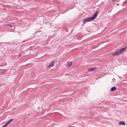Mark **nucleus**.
Wrapping results in <instances>:
<instances>
[{
	"label": "nucleus",
	"mask_w": 127,
	"mask_h": 127,
	"mask_svg": "<svg viewBox=\"0 0 127 127\" xmlns=\"http://www.w3.org/2000/svg\"><path fill=\"white\" fill-rule=\"evenodd\" d=\"M126 48H122L120 50H118L115 53L112 54L113 56H116L119 55L120 54L124 52L125 51Z\"/></svg>",
	"instance_id": "nucleus-1"
},
{
	"label": "nucleus",
	"mask_w": 127,
	"mask_h": 127,
	"mask_svg": "<svg viewBox=\"0 0 127 127\" xmlns=\"http://www.w3.org/2000/svg\"><path fill=\"white\" fill-rule=\"evenodd\" d=\"M90 21L89 17L87 18H86L84 19L83 20V25L85 24L87 22H88Z\"/></svg>",
	"instance_id": "nucleus-2"
},
{
	"label": "nucleus",
	"mask_w": 127,
	"mask_h": 127,
	"mask_svg": "<svg viewBox=\"0 0 127 127\" xmlns=\"http://www.w3.org/2000/svg\"><path fill=\"white\" fill-rule=\"evenodd\" d=\"M96 68V67H94L90 69H88V71H93Z\"/></svg>",
	"instance_id": "nucleus-3"
},
{
	"label": "nucleus",
	"mask_w": 127,
	"mask_h": 127,
	"mask_svg": "<svg viewBox=\"0 0 127 127\" xmlns=\"http://www.w3.org/2000/svg\"><path fill=\"white\" fill-rule=\"evenodd\" d=\"M54 61H52L51 63L50 64L49 66L48 67V68L51 66H53L54 64Z\"/></svg>",
	"instance_id": "nucleus-4"
},
{
	"label": "nucleus",
	"mask_w": 127,
	"mask_h": 127,
	"mask_svg": "<svg viewBox=\"0 0 127 127\" xmlns=\"http://www.w3.org/2000/svg\"><path fill=\"white\" fill-rule=\"evenodd\" d=\"M119 124L120 125H122L124 126L125 125V123L123 122H120L119 123Z\"/></svg>",
	"instance_id": "nucleus-5"
},
{
	"label": "nucleus",
	"mask_w": 127,
	"mask_h": 127,
	"mask_svg": "<svg viewBox=\"0 0 127 127\" xmlns=\"http://www.w3.org/2000/svg\"><path fill=\"white\" fill-rule=\"evenodd\" d=\"M116 89V88L115 87H112L111 89V91H115Z\"/></svg>",
	"instance_id": "nucleus-6"
},
{
	"label": "nucleus",
	"mask_w": 127,
	"mask_h": 127,
	"mask_svg": "<svg viewBox=\"0 0 127 127\" xmlns=\"http://www.w3.org/2000/svg\"><path fill=\"white\" fill-rule=\"evenodd\" d=\"M72 64V62H70L69 63H67V65L68 66V67L70 66Z\"/></svg>",
	"instance_id": "nucleus-7"
},
{
	"label": "nucleus",
	"mask_w": 127,
	"mask_h": 127,
	"mask_svg": "<svg viewBox=\"0 0 127 127\" xmlns=\"http://www.w3.org/2000/svg\"><path fill=\"white\" fill-rule=\"evenodd\" d=\"M98 12H96L95 13V14L93 16V17H94V19H95V17H96V16L97 15V13H98Z\"/></svg>",
	"instance_id": "nucleus-8"
},
{
	"label": "nucleus",
	"mask_w": 127,
	"mask_h": 127,
	"mask_svg": "<svg viewBox=\"0 0 127 127\" xmlns=\"http://www.w3.org/2000/svg\"><path fill=\"white\" fill-rule=\"evenodd\" d=\"M13 119H10L7 122V123H8V124H9L12 121H13Z\"/></svg>",
	"instance_id": "nucleus-9"
},
{
	"label": "nucleus",
	"mask_w": 127,
	"mask_h": 127,
	"mask_svg": "<svg viewBox=\"0 0 127 127\" xmlns=\"http://www.w3.org/2000/svg\"><path fill=\"white\" fill-rule=\"evenodd\" d=\"M89 20L90 21H91L92 20H93L95 19L94 18V17L92 16L91 17H89Z\"/></svg>",
	"instance_id": "nucleus-10"
},
{
	"label": "nucleus",
	"mask_w": 127,
	"mask_h": 127,
	"mask_svg": "<svg viewBox=\"0 0 127 127\" xmlns=\"http://www.w3.org/2000/svg\"><path fill=\"white\" fill-rule=\"evenodd\" d=\"M5 25H7L9 27H12V26L9 24H6Z\"/></svg>",
	"instance_id": "nucleus-11"
},
{
	"label": "nucleus",
	"mask_w": 127,
	"mask_h": 127,
	"mask_svg": "<svg viewBox=\"0 0 127 127\" xmlns=\"http://www.w3.org/2000/svg\"><path fill=\"white\" fill-rule=\"evenodd\" d=\"M8 124L7 122L4 125L6 127Z\"/></svg>",
	"instance_id": "nucleus-12"
},
{
	"label": "nucleus",
	"mask_w": 127,
	"mask_h": 127,
	"mask_svg": "<svg viewBox=\"0 0 127 127\" xmlns=\"http://www.w3.org/2000/svg\"><path fill=\"white\" fill-rule=\"evenodd\" d=\"M125 1H124V2L123 3V4H125Z\"/></svg>",
	"instance_id": "nucleus-13"
},
{
	"label": "nucleus",
	"mask_w": 127,
	"mask_h": 127,
	"mask_svg": "<svg viewBox=\"0 0 127 127\" xmlns=\"http://www.w3.org/2000/svg\"><path fill=\"white\" fill-rule=\"evenodd\" d=\"M2 127H6L5 125H4Z\"/></svg>",
	"instance_id": "nucleus-14"
},
{
	"label": "nucleus",
	"mask_w": 127,
	"mask_h": 127,
	"mask_svg": "<svg viewBox=\"0 0 127 127\" xmlns=\"http://www.w3.org/2000/svg\"><path fill=\"white\" fill-rule=\"evenodd\" d=\"M21 56V55H19V57H20Z\"/></svg>",
	"instance_id": "nucleus-15"
},
{
	"label": "nucleus",
	"mask_w": 127,
	"mask_h": 127,
	"mask_svg": "<svg viewBox=\"0 0 127 127\" xmlns=\"http://www.w3.org/2000/svg\"><path fill=\"white\" fill-rule=\"evenodd\" d=\"M116 0H112V1H115Z\"/></svg>",
	"instance_id": "nucleus-16"
},
{
	"label": "nucleus",
	"mask_w": 127,
	"mask_h": 127,
	"mask_svg": "<svg viewBox=\"0 0 127 127\" xmlns=\"http://www.w3.org/2000/svg\"><path fill=\"white\" fill-rule=\"evenodd\" d=\"M117 5H119V4H117Z\"/></svg>",
	"instance_id": "nucleus-17"
},
{
	"label": "nucleus",
	"mask_w": 127,
	"mask_h": 127,
	"mask_svg": "<svg viewBox=\"0 0 127 127\" xmlns=\"http://www.w3.org/2000/svg\"><path fill=\"white\" fill-rule=\"evenodd\" d=\"M122 6H124V5H122Z\"/></svg>",
	"instance_id": "nucleus-18"
}]
</instances>
